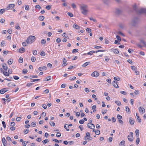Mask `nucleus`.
Masks as SVG:
<instances>
[{"mask_svg": "<svg viewBox=\"0 0 146 146\" xmlns=\"http://www.w3.org/2000/svg\"><path fill=\"white\" fill-rule=\"evenodd\" d=\"M27 70L26 69H24L23 70V73L25 74L27 73Z\"/></svg>", "mask_w": 146, "mask_h": 146, "instance_id": "603ef678", "label": "nucleus"}, {"mask_svg": "<svg viewBox=\"0 0 146 146\" xmlns=\"http://www.w3.org/2000/svg\"><path fill=\"white\" fill-rule=\"evenodd\" d=\"M66 60L65 58H64L63 60V64H62V66H64L67 65V63H66Z\"/></svg>", "mask_w": 146, "mask_h": 146, "instance_id": "4468645a", "label": "nucleus"}, {"mask_svg": "<svg viewBox=\"0 0 146 146\" xmlns=\"http://www.w3.org/2000/svg\"><path fill=\"white\" fill-rule=\"evenodd\" d=\"M46 66H44L43 67H40L38 68V70L40 71H42V70H46Z\"/></svg>", "mask_w": 146, "mask_h": 146, "instance_id": "6ab92c4d", "label": "nucleus"}, {"mask_svg": "<svg viewBox=\"0 0 146 146\" xmlns=\"http://www.w3.org/2000/svg\"><path fill=\"white\" fill-rule=\"evenodd\" d=\"M51 76H48L47 77L45 78L44 80V81H47L51 80Z\"/></svg>", "mask_w": 146, "mask_h": 146, "instance_id": "aec40b11", "label": "nucleus"}, {"mask_svg": "<svg viewBox=\"0 0 146 146\" xmlns=\"http://www.w3.org/2000/svg\"><path fill=\"white\" fill-rule=\"evenodd\" d=\"M45 52L43 51H42L40 53V55L42 56H45Z\"/></svg>", "mask_w": 146, "mask_h": 146, "instance_id": "5fc2aeb1", "label": "nucleus"}, {"mask_svg": "<svg viewBox=\"0 0 146 146\" xmlns=\"http://www.w3.org/2000/svg\"><path fill=\"white\" fill-rule=\"evenodd\" d=\"M117 82L114 81L112 83L113 86L115 88H118L119 86L117 84Z\"/></svg>", "mask_w": 146, "mask_h": 146, "instance_id": "9d476101", "label": "nucleus"}, {"mask_svg": "<svg viewBox=\"0 0 146 146\" xmlns=\"http://www.w3.org/2000/svg\"><path fill=\"white\" fill-rule=\"evenodd\" d=\"M87 137H89L90 138H91L90 134V133L89 132H87L86 133V136H85V138H84V139L86 141V138Z\"/></svg>", "mask_w": 146, "mask_h": 146, "instance_id": "412c9836", "label": "nucleus"}, {"mask_svg": "<svg viewBox=\"0 0 146 146\" xmlns=\"http://www.w3.org/2000/svg\"><path fill=\"white\" fill-rule=\"evenodd\" d=\"M25 9L26 10H29V5H25Z\"/></svg>", "mask_w": 146, "mask_h": 146, "instance_id": "49530a36", "label": "nucleus"}, {"mask_svg": "<svg viewBox=\"0 0 146 146\" xmlns=\"http://www.w3.org/2000/svg\"><path fill=\"white\" fill-rule=\"evenodd\" d=\"M136 116L137 117V119L139 123H141V118H140L139 117L138 115L137 114V113H136Z\"/></svg>", "mask_w": 146, "mask_h": 146, "instance_id": "dca6fc26", "label": "nucleus"}, {"mask_svg": "<svg viewBox=\"0 0 146 146\" xmlns=\"http://www.w3.org/2000/svg\"><path fill=\"white\" fill-rule=\"evenodd\" d=\"M13 62V60L10 59L8 60V63L9 65L11 64Z\"/></svg>", "mask_w": 146, "mask_h": 146, "instance_id": "cd10ccee", "label": "nucleus"}, {"mask_svg": "<svg viewBox=\"0 0 146 146\" xmlns=\"http://www.w3.org/2000/svg\"><path fill=\"white\" fill-rule=\"evenodd\" d=\"M36 37L34 36H30L27 39V42L28 44H31L35 40Z\"/></svg>", "mask_w": 146, "mask_h": 146, "instance_id": "f03ea898", "label": "nucleus"}, {"mask_svg": "<svg viewBox=\"0 0 146 146\" xmlns=\"http://www.w3.org/2000/svg\"><path fill=\"white\" fill-rule=\"evenodd\" d=\"M112 52L115 54H118L119 52L118 50L116 49L113 50Z\"/></svg>", "mask_w": 146, "mask_h": 146, "instance_id": "b1692460", "label": "nucleus"}, {"mask_svg": "<svg viewBox=\"0 0 146 146\" xmlns=\"http://www.w3.org/2000/svg\"><path fill=\"white\" fill-rule=\"evenodd\" d=\"M13 77L14 79L15 80H18L19 79V77L18 76H13Z\"/></svg>", "mask_w": 146, "mask_h": 146, "instance_id": "864d4df0", "label": "nucleus"}, {"mask_svg": "<svg viewBox=\"0 0 146 146\" xmlns=\"http://www.w3.org/2000/svg\"><path fill=\"white\" fill-rule=\"evenodd\" d=\"M88 127L90 128L91 129H94L95 127L94 125L93 124H88Z\"/></svg>", "mask_w": 146, "mask_h": 146, "instance_id": "1a4fd4ad", "label": "nucleus"}, {"mask_svg": "<svg viewBox=\"0 0 146 146\" xmlns=\"http://www.w3.org/2000/svg\"><path fill=\"white\" fill-rule=\"evenodd\" d=\"M8 90L6 88H4L1 89L0 91V93L1 94H4L5 92L8 91Z\"/></svg>", "mask_w": 146, "mask_h": 146, "instance_id": "0eeeda50", "label": "nucleus"}, {"mask_svg": "<svg viewBox=\"0 0 146 146\" xmlns=\"http://www.w3.org/2000/svg\"><path fill=\"white\" fill-rule=\"evenodd\" d=\"M25 51V48L23 47H22L19 49V52L20 53H23Z\"/></svg>", "mask_w": 146, "mask_h": 146, "instance_id": "f8f14e48", "label": "nucleus"}, {"mask_svg": "<svg viewBox=\"0 0 146 146\" xmlns=\"http://www.w3.org/2000/svg\"><path fill=\"white\" fill-rule=\"evenodd\" d=\"M117 33L118 34L120 35L123 36H124V35L121 32L119 31L117 32Z\"/></svg>", "mask_w": 146, "mask_h": 146, "instance_id": "052dcab7", "label": "nucleus"}, {"mask_svg": "<svg viewBox=\"0 0 146 146\" xmlns=\"http://www.w3.org/2000/svg\"><path fill=\"white\" fill-rule=\"evenodd\" d=\"M119 145H123V146H124L125 145V141H124V140H123V141H121L120 142Z\"/></svg>", "mask_w": 146, "mask_h": 146, "instance_id": "bb28decb", "label": "nucleus"}, {"mask_svg": "<svg viewBox=\"0 0 146 146\" xmlns=\"http://www.w3.org/2000/svg\"><path fill=\"white\" fill-rule=\"evenodd\" d=\"M117 117L118 120H119V119H121L122 117V116L119 114L117 115Z\"/></svg>", "mask_w": 146, "mask_h": 146, "instance_id": "4d7b16f0", "label": "nucleus"}, {"mask_svg": "<svg viewBox=\"0 0 146 146\" xmlns=\"http://www.w3.org/2000/svg\"><path fill=\"white\" fill-rule=\"evenodd\" d=\"M125 108H126L125 110L127 112H128L129 113H130V109L128 107L126 106L125 107Z\"/></svg>", "mask_w": 146, "mask_h": 146, "instance_id": "393cba45", "label": "nucleus"}, {"mask_svg": "<svg viewBox=\"0 0 146 146\" xmlns=\"http://www.w3.org/2000/svg\"><path fill=\"white\" fill-rule=\"evenodd\" d=\"M8 86L9 87L13 88L16 86L15 84L12 82H10L8 84Z\"/></svg>", "mask_w": 146, "mask_h": 146, "instance_id": "9b49d317", "label": "nucleus"}, {"mask_svg": "<svg viewBox=\"0 0 146 146\" xmlns=\"http://www.w3.org/2000/svg\"><path fill=\"white\" fill-rule=\"evenodd\" d=\"M100 133V131L99 130H97L96 131V134L97 135H99Z\"/></svg>", "mask_w": 146, "mask_h": 146, "instance_id": "3c124183", "label": "nucleus"}, {"mask_svg": "<svg viewBox=\"0 0 146 146\" xmlns=\"http://www.w3.org/2000/svg\"><path fill=\"white\" fill-rule=\"evenodd\" d=\"M135 133H136V136L137 137H138L139 136V130L138 129H136L135 130Z\"/></svg>", "mask_w": 146, "mask_h": 146, "instance_id": "a878e982", "label": "nucleus"}, {"mask_svg": "<svg viewBox=\"0 0 146 146\" xmlns=\"http://www.w3.org/2000/svg\"><path fill=\"white\" fill-rule=\"evenodd\" d=\"M78 49H74L73 50L72 52H73V53L74 52H78Z\"/></svg>", "mask_w": 146, "mask_h": 146, "instance_id": "e2e57ef3", "label": "nucleus"}, {"mask_svg": "<svg viewBox=\"0 0 146 146\" xmlns=\"http://www.w3.org/2000/svg\"><path fill=\"white\" fill-rule=\"evenodd\" d=\"M15 4H9L8 6L7 7L6 9L8 10L10 9H12L15 7Z\"/></svg>", "mask_w": 146, "mask_h": 146, "instance_id": "423d86ee", "label": "nucleus"}, {"mask_svg": "<svg viewBox=\"0 0 146 146\" xmlns=\"http://www.w3.org/2000/svg\"><path fill=\"white\" fill-rule=\"evenodd\" d=\"M139 12L140 13H146V9L142 8L140 10Z\"/></svg>", "mask_w": 146, "mask_h": 146, "instance_id": "a211bd4d", "label": "nucleus"}, {"mask_svg": "<svg viewBox=\"0 0 146 146\" xmlns=\"http://www.w3.org/2000/svg\"><path fill=\"white\" fill-rule=\"evenodd\" d=\"M90 63V62H85L84 64L82 65V67H86Z\"/></svg>", "mask_w": 146, "mask_h": 146, "instance_id": "5701e85b", "label": "nucleus"}, {"mask_svg": "<svg viewBox=\"0 0 146 146\" xmlns=\"http://www.w3.org/2000/svg\"><path fill=\"white\" fill-rule=\"evenodd\" d=\"M136 23V22H135V21H133L130 23V24L132 26H134L135 25V24Z\"/></svg>", "mask_w": 146, "mask_h": 146, "instance_id": "e433bc0d", "label": "nucleus"}, {"mask_svg": "<svg viewBox=\"0 0 146 146\" xmlns=\"http://www.w3.org/2000/svg\"><path fill=\"white\" fill-rule=\"evenodd\" d=\"M99 75V74L98 72L96 71H95L92 72L91 75L92 77H97Z\"/></svg>", "mask_w": 146, "mask_h": 146, "instance_id": "20e7f679", "label": "nucleus"}, {"mask_svg": "<svg viewBox=\"0 0 146 146\" xmlns=\"http://www.w3.org/2000/svg\"><path fill=\"white\" fill-rule=\"evenodd\" d=\"M49 141L47 139H46L42 141V142H43L44 144H46Z\"/></svg>", "mask_w": 146, "mask_h": 146, "instance_id": "c756f323", "label": "nucleus"}, {"mask_svg": "<svg viewBox=\"0 0 146 146\" xmlns=\"http://www.w3.org/2000/svg\"><path fill=\"white\" fill-rule=\"evenodd\" d=\"M139 112L142 114L145 113V109L143 107H140L139 108Z\"/></svg>", "mask_w": 146, "mask_h": 146, "instance_id": "39448f33", "label": "nucleus"}, {"mask_svg": "<svg viewBox=\"0 0 146 146\" xmlns=\"http://www.w3.org/2000/svg\"><path fill=\"white\" fill-rule=\"evenodd\" d=\"M51 6L48 5L46 6V8L47 10H49L51 8Z\"/></svg>", "mask_w": 146, "mask_h": 146, "instance_id": "79ce46f5", "label": "nucleus"}, {"mask_svg": "<svg viewBox=\"0 0 146 146\" xmlns=\"http://www.w3.org/2000/svg\"><path fill=\"white\" fill-rule=\"evenodd\" d=\"M44 19V17L43 16H40L39 17V19L40 21H43Z\"/></svg>", "mask_w": 146, "mask_h": 146, "instance_id": "c85d7f7f", "label": "nucleus"}, {"mask_svg": "<svg viewBox=\"0 0 146 146\" xmlns=\"http://www.w3.org/2000/svg\"><path fill=\"white\" fill-rule=\"evenodd\" d=\"M8 141H11V139L10 137L9 136H8L7 137H6Z\"/></svg>", "mask_w": 146, "mask_h": 146, "instance_id": "338daca9", "label": "nucleus"}, {"mask_svg": "<svg viewBox=\"0 0 146 146\" xmlns=\"http://www.w3.org/2000/svg\"><path fill=\"white\" fill-rule=\"evenodd\" d=\"M31 60L33 62H34L36 60V58L34 56H32L31 58Z\"/></svg>", "mask_w": 146, "mask_h": 146, "instance_id": "4c0bfd02", "label": "nucleus"}, {"mask_svg": "<svg viewBox=\"0 0 146 146\" xmlns=\"http://www.w3.org/2000/svg\"><path fill=\"white\" fill-rule=\"evenodd\" d=\"M2 124L3 125V127L5 128L6 127V126L5 122H4V121H3L2 122Z\"/></svg>", "mask_w": 146, "mask_h": 146, "instance_id": "680f3d73", "label": "nucleus"}, {"mask_svg": "<svg viewBox=\"0 0 146 146\" xmlns=\"http://www.w3.org/2000/svg\"><path fill=\"white\" fill-rule=\"evenodd\" d=\"M80 8L82 11V13L84 15H86L88 12L87 6L84 4H82L80 6Z\"/></svg>", "mask_w": 146, "mask_h": 146, "instance_id": "f257e3e1", "label": "nucleus"}, {"mask_svg": "<svg viewBox=\"0 0 146 146\" xmlns=\"http://www.w3.org/2000/svg\"><path fill=\"white\" fill-rule=\"evenodd\" d=\"M6 42L4 40H2L1 44V45L2 46H6Z\"/></svg>", "mask_w": 146, "mask_h": 146, "instance_id": "4be33fe9", "label": "nucleus"}, {"mask_svg": "<svg viewBox=\"0 0 146 146\" xmlns=\"http://www.w3.org/2000/svg\"><path fill=\"white\" fill-rule=\"evenodd\" d=\"M72 7L74 8H76V6L74 3H72Z\"/></svg>", "mask_w": 146, "mask_h": 146, "instance_id": "774afa93", "label": "nucleus"}, {"mask_svg": "<svg viewBox=\"0 0 146 146\" xmlns=\"http://www.w3.org/2000/svg\"><path fill=\"white\" fill-rule=\"evenodd\" d=\"M62 36H63L66 38H67V37H68V36L66 35V34L65 33H63Z\"/></svg>", "mask_w": 146, "mask_h": 146, "instance_id": "bf43d9fd", "label": "nucleus"}, {"mask_svg": "<svg viewBox=\"0 0 146 146\" xmlns=\"http://www.w3.org/2000/svg\"><path fill=\"white\" fill-rule=\"evenodd\" d=\"M5 11V9H1L0 10V14H2Z\"/></svg>", "mask_w": 146, "mask_h": 146, "instance_id": "09e8293b", "label": "nucleus"}, {"mask_svg": "<svg viewBox=\"0 0 146 146\" xmlns=\"http://www.w3.org/2000/svg\"><path fill=\"white\" fill-rule=\"evenodd\" d=\"M116 37L117 40L119 41H120L121 40V38L118 35H116Z\"/></svg>", "mask_w": 146, "mask_h": 146, "instance_id": "c03bdc74", "label": "nucleus"}, {"mask_svg": "<svg viewBox=\"0 0 146 146\" xmlns=\"http://www.w3.org/2000/svg\"><path fill=\"white\" fill-rule=\"evenodd\" d=\"M133 133L132 132H130L129 135L127 136V138L129 141H133Z\"/></svg>", "mask_w": 146, "mask_h": 146, "instance_id": "7ed1b4c3", "label": "nucleus"}, {"mask_svg": "<svg viewBox=\"0 0 146 146\" xmlns=\"http://www.w3.org/2000/svg\"><path fill=\"white\" fill-rule=\"evenodd\" d=\"M130 123L131 125H133L134 123V120L132 117H130L129 119Z\"/></svg>", "mask_w": 146, "mask_h": 146, "instance_id": "ddd939ff", "label": "nucleus"}, {"mask_svg": "<svg viewBox=\"0 0 146 146\" xmlns=\"http://www.w3.org/2000/svg\"><path fill=\"white\" fill-rule=\"evenodd\" d=\"M33 54L34 55H36L37 54V51L36 50H35L33 51Z\"/></svg>", "mask_w": 146, "mask_h": 146, "instance_id": "8fccbe9b", "label": "nucleus"}, {"mask_svg": "<svg viewBox=\"0 0 146 146\" xmlns=\"http://www.w3.org/2000/svg\"><path fill=\"white\" fill-rule=\"evenodd\" d=\"M19 62L20 63H22L23 61V59L22 57H20L19 59Z\"/></svg>", "mask_w": 146, "mask_h": 146, "instance_id": "37998d69", "label": "nucleus"}, {"mask_svg": "<svg viewBox=\"0 0 146 146\" xmlns=\"http://www.w3.org/2000/svg\"><path fill=\"white\" fill-rule=\"evenodd\" d=\"M66 124H65L64 126V128L66 129V131H69V129L68 128L69 125H66Z\"/></svg>", "mask_w": 146, "mask_h": 146, "instance_id": "473e14b6", "label": "nucleus"}, {"mask_svg": "<svg viewBox=\"0 0 146 146\" xmlns=\"http://www.w3.org/2000/svg\"><path fill=\"white\" fill-rule=\"evenodd\" d=\"M10 125L11 126H13L15 125V123L14 122H12L11 123Z\"/></svg>", "mask_w": 146, "mask_h": 146, "instance_id": "0e129e2a", "label": "nucleus"}, {"mask_svg": "<svg viewBox=\"0 0 146 146\" xmlns=\"http://www.w3.org/2000/svg\"><path fill=\"white\" fill-rule=\"evenodd\" d=\"M46 42V40L44 39H43L41 40V44L43 45H45Z\"/></svg>", "mask_w": 146, "mask_h": 146, "instance_id": "72a5a7b5", "label": "nucleus"}, {"mask_svg": "<svg viewBox=\"0 0 146 146\" xmlns=\"http://www.w3.org/2000/svg\"><path fill=\"white\" fill-rule=\"evenodd\" d=\"M50 125L52 126H54L55 125V123L53 122L50 121L49 122Z\"/></svg>", "mask_w": 146, "mask_h": 146, "instance_id": "ea45409f", "label": "nucleus"}, {"mask_svg": "<svg viewBox=\"0 0 146 146\" xmlns=\"http://www.w3.org/2000/svg\"><path fill=\"white\" fill-rule=\"evenodd\" d=\"M36 125V122H32L31 124V126L32 127H34Z\"/></svg>", "mask_w": 146, "mask_h": 146, "instance_id": "2f4dec72", "label": "nucleus"}, {"mask_svg": "<svg viewBox=\"0 0 146 146\" xmlns=\"http://www.w3.org/2000/svg\"><path fill=\"white\" fill-rule=\"evenodd\" d=\"M61 41V39L59 38H58L56 39V41L57 43H59V42H60Z\"/></svg>", "mask_w": 146, "mask_h": 146, "instance_id": "69168bd1", "label": "nucleus"}, {"mask_svg": "<svg viewBox=\"0 0 146 146\" xmlns=\"http://www.w3.org/2000/svg\"><path fill=\"white\" fill-rule=\"evenodd\" d=\"M95 52L94 51H91L88 53V54L90 55H92L93 53H95Z\"/></svg>", "mask_w": 146, "mask_h": 146, "instance_id": "f704fd0d", "label": "nucleus"}, {"mask_svg": "<svg viewBox=\"0 0 146 146\" xmlns=\"http://www.w3.org/2000/svg\"><path fill=\"white\" fill-rule=\"evenodd\" d=\"M140 141V139L139 138H137L136 141V143L137 145H138L139 142Z\"/></svg>", "mask_w": 146, "mask_h": 146, "instance_id": "a19ab883", "label": "nucleus"}, {"mask_svg": "<svg viewBox=\"0 0 146 146\" xmlns=\"http://www.w3.org/2000/svg\"><path fill=\"white\" fill-rule=\"evenodd\" d=\"M114 79L115 80H117L118 81H119L120 80V78L118 76H117V77H114Z\"/></svg>", "mask_w": 146, "mask_h": 146, "instance_id": "7c9ffc66", "label": "nucleus"}, {"mask_svg": "<svg viewBox=\"0 0 146 146\" xmlns=\"http://www.w3.org/2000/svg\"><path fill=\"white\" fill-rule=\"evenodd\" d=\"M3 73L5 76H9V73L6 72H3Z\"/></svg>", "mask_w": 146, "mask_h": 146, "instance_id": "c9c22d12", "label": "nucleus"}, {"mask_svg": "<svg viewBox=\"0 0 146 146\" xmlns=\"http://www.w3.org/2000/svg\"><path fill=\"white\" fill-rule=\"evenodd\" d=\"M2 140L4 146H6L7 145V141L5 138V137L3 138Z\"/></svg>", "mask_w": 146, "mask_h": 146, "instance_id": "6e6552de", "label": "nucleus"}, {"mask_svg": "<svg viewBox=\"0 0 146 146\" xmlns=\"http://www.w3.org/2000/svg\"><path fill=\"white\" fill-rule=\"evenodd\" d=\"M73 27L76 29H79L80 28V27L76 23L74 24Z\"/></svg>", "mask_w": 146, "mask_h": 146, "instance_id": "f3484780", "label": "nucleus"}, {"mask_svg": "<svg viewBox=\"0 0 146 146\" xmlns=\"http://www.w3.org/2000/svg\"><path fill=\"white\" fill-rule=\"evenodd\" d=\"M2 67L3 69L5 70H7L8 69L7 66L6 64L5 63H3L2 64Z\"/></svg>", "mask_w": 146, "mask_h": 146, "instance_id": "2eb2a0df", "label": "nucleus"}, {"mask_svg": "<svg viewBox=\"0 0 146 146\" xmlns=\"http://www.w3.org/2000/svg\"><path fill=\"white\" fill-rule=\"evenodd\" d=\"M67 14L68 16L71 17H72L73 16V15L72 13L68 12Z\"/></svg>", "mask_w": 146, "mask_h": 146, "instance_id": "a18cd8bd", "label": "nucleus"}, {"mask_svg": "<svg viewBox=\"0 0 146 146\" xmlns=\"http://www.w3.org/2000/svg\"><path fill=\"white\" fill-rule=\"evenodd\" d=\"M84 122V121L83 119H81L79 121V123L80 124H83Z\"/></svg>", "mask_w": 146, "mask_h": 146, "instance_id": "6e6d98bb", "label": "nucleus"}, {"mask_svg": "<svg viewBox=\"0 0 146 146\" xmlns=\"http://www.w3.org/2000/svg\"><path fill=\"white\" fill-rule=\"evenodd\" d=\"M115 103L118 105L119 106L121 105V102L119 101H115Z\"/></svg>", "mask_w": 146, "mask_h": 146, "instance_id": "58836bf2", "label": "nucleus"}, {"mask_svg": "<svg viewBox=\"0 0 146 146\" xmlns=\"http://www.w3.org/2000/svg\"><path fill=\"white\" fill-rule=\"evenodd\" d=\"M40 79H32L31 80V82H34L36 81H38Z\"/></svg>", "mask_w": 146, "mask_h": 146, "instance_id": "de8ad7c7", "label": "nucleus"}, {"mask_svg": "<svg viewBox=\"0 0 146 146\" xmlns=\"http://www.w3.org/2000/svg\"><path fill=\"white\" fill-rule=\"evenodd\" d=\"M56 137H59L61 136V133L59 132H58L56 134Z\"/></svg>", "mask_w": 146, "mask_h": 146, "instance_id": "13d9d810", "label": "nucleus"}]
</instances>
